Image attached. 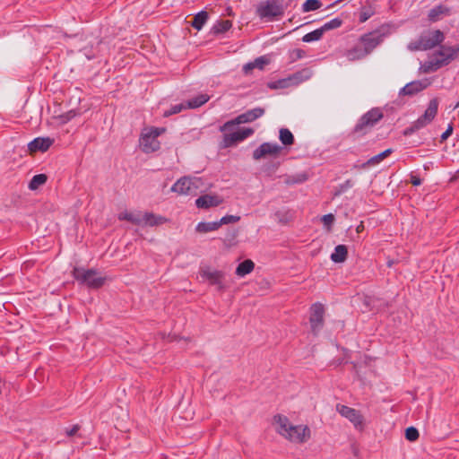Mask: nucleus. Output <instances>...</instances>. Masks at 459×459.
<instances>
[{
  "mask_svg": "<svg viewBox=\"0 0 459 459\" xmlns=\"http://www.w3.org/2000/svg\"><path fill=\"white\" fill-rule=\"evenodd\" d=\"M325 307L321 303H315L310 307L309 323L311 332L316 335L324 325Z\"/></svg>",
  "mask_w": 459,
  "mask_h": 459,
  "instance_id": "6e6552de",
  "label": "nucleus"
},
{
  "mask_svg": "<svg viewBox=\"0 0 459 459\" xmlns=\"http://www.w3.org/2000/svg\"><path fill=\"white\" fill-rule=\"evenodd\" d=\"M453 133V126L450 124L447 129L441 134L440 142L446 141Z\"/></svg>",
  "mask_w": 459,
  "mask_h": 459,
  "instance_id": "8fccbe9b",
  "label": "nucleus"
},
{
  "mask_svg": "<svg viewBox=\"0 0 459 459\" xmlns=\"http://www.w3.org/2000/svg\"><path fill=\"white\" fill-rule=\"evenodd\" d=\"M459 107V102L456 104L455 108H458Z\"/></svg>",
  "mask_w": 459,
  "mask_h": 459,
  "instance_id": "13d9d810",
  "label": "nucleus"
},
{
  "mask_svg": "<svg viewBox=\"0 0 459 459\" xmlns=\"http://www.w3.org/2000/svg\"><path fill=\"white\" fill-rule=\"evenodd\" d=\"M168 221V219L161 216L154 214L153 212H144L143 213V226H159L164 224Z\"/></svg>",
  "mask_w": 459,
  "mask_h": 459,
  "instance_id": "393cba45",
  "label": "nucleus"
},
{
  "mask_svg": "<svg viewBox=\"0 0 459 459\" xmlns=\"http://www.w3.org/2000/svg\"><path fill=\"white\" fill-rule=\"evenodd\" d=\"M165 128L164 127H152L150 128V130L148 131L149 134H151L152 136H154L156 139H158V137L163 134L165 132Z\"/></svg>",
  "mask_w": 459,
  "mask_h": 459,
  "instance_id": "09e8293b",
  "label": "nucleus"
},
{
  "mask_svg": "<svg viewBox=\"0 0 459 459\" xmlns=\"http://www.w3.org/2000/svg\"><path fill=\"white\" fill-rule=\"evenodd\" d=\"M222 203V199L218 195H204L195 200V205L199 209H208L219 206Z\"/></svg>",
  "mask_w": 459,
  "mask_h": 459,
  "instance_id": "f3484780",
  "label": "nucleus"
},
{
  "mask_svg": "<svg viewBox=\"0 0 459 459\" xmlns=\"http://www.w3.org/2000/svg\"><path fill=\"white\" fill-rule=\"evenodd\" d=\"M342 24V19L334 18V19L325 22L320 28L322 29L323 32L325 33L327 30H331L337 29V28L341 27Z\"/></svg>",
  "mask_w": 459,
  "mask_h": 459,
  "instance_id": "ea45409f",
  "label": "nucleus"
},
{
  "mask_svg": "<svg viewBox=\"0 0 459 459\" xmlns=\"http://www.w3.org/2000/svg\"><path fill=\"white\" fill-rule=\"evenodd\" d=\"M347 255V247L344 245H338L335 247L333 253L331 255V259L334 263H342L346 260Z\"/></svg>",
  "mask_w": 459,
  "mask_h": 459,
  "instance_id": "cd10ccee",
  "label": "nucleus"
},
{
  "mask_svg": "<svg viewBox=\"0 0 459 459\" xmlns=\"http://www.w3.org/2000/svg\"><path fill=\"white\" fill-rule=\"evenodd\" d=\"M354 186V182L351 179H347L342 184L339 185L337 187L334 195H340L343 193H345L347 190L351 188Z\"/></svg>",
  "mask_w": 459,
  "mask_h": 459,
  "instance_id": "79ce46f5",
  "label": "nucleus"
},
{
  "mask_svg": "<svg viewBox=\"0 0 459 459\" xmlns=\"http://www.w3.org/2000/svg\"><path fill=\"white\" fill-rule=\"evenodd\" d=\"M119 221H127L134 225L143 226V214L141 212H127L125 211L118 214Z\"/></svg>",
  "mask_w": 459,
  "mask_h": 459,
  "instance_id": "5701e85b",
  "label": "nucleus"
},
{
  "mask_svg": "<svg viewBox=\"0 0 459 459\" xmlns=\"http://www.w3.org/2000/svg\"><path fill=\"white\" fill-rule=\"evenodd\" d=\"M209 100L210 97L207 94H200L186 102V108H197L205 104Z\"/></svg>",
  "mask_w": 459,
  "mask_h": 459,
  "instance_id": "7c9ffc66",
  "label": "nucleus"
},
{
  "mask_svg": "<svg viewBox=\"0 0 459 459\" xmlns=\"http://www.w3.org/2000/svg\"><path fill=\"white\" fill-rule=\"evenodd\" d=\"M208 20V13L205 11H201L196 13L191 22V26L197 30H200Z\"/></svg>",
  "mask_w": 459,
  "mask_h": 459,
  "instance_id": "2f4dec72",
  "label": "nucleus"
},
{
  "mask_svg": "<svg viewBox=\"0 0 459 459\" xmlns=\"http://www.w3.org/2000/svg\"><path fill=\"white\" fill-rule=\"evenodd\" d=\"M411 183L413 186H420V185H421L422 181H421V178L419 176L411 174Z\"/></svg>",
  "mask_w": 459,
  "mask_h": 459,
  "instance_id": "864d4df0",
  "label": "nucleus"
},
{
  "mask_svg": "<svg viewBox=\"0 0 459 459\" xmlns=\"http://www.w3.org/2000/svg\"><path fill=\"white\" fill-rule=\"evenodd\" d=\"M419 436V431L414 427H409L405 429V438L409 441H416Z\"/></svg>",
  "mask_w": 459,
  "mask_h": 459,
  "instance_id": "37998d69",
  "label": "nucleus"
},
{
  "mask_svg": "<svg viewBox=\"0 0 459 459\" xmlns=\"http://www.w3.org/2000/svg\"><path fill=\"white\" fill-rule=\"evenodd\" d=\"M281 147L277 143H264L253 152L254 160H261L266 155L277 156L280 154Z\"/></svg>",
  "mask_w": 459,
  "mask_h": 459,
  "instance_id": "ddd939ff",
  "label": "nucleus"
},
{
  "mask_svg": "<svg viewBox=\"0 0 459 459\" xmlns=\"http://www.w3.org/2000/svg\"><path fill=\"white\" fill-rule=\"evenodd\" d=\"M186 109V102L179 103L172 106L169 110H166L163 114L165 117L172 116L174 114L180 113L182 110Z\"/></svg>",
  "mask_w": 459,
  "mask_h": 459,
  "instance_id": "a19ab883",
  "label": "nucleus"
},
{
  "mask_svg": "<svg viewBox=\"0 0 459 459\" xmlns=\"http://www.w3.org/2000/svg\"><path fill=\"white\" fill-rule=\"evenodd\" d=\"M264 114V109L263 108L258 107V108L249 109V110L238 115L234 119L226 122L222 126H221V131L223 132V131L229 130L231 126H233L235 125L251 123V122L255 121V119L263 117Z\"/></svg>",
  "mask_w": 459,
  "mask_h": 459,
  "instance_id": "423d86ee",
  "label": "nucleus"
},
{
  "mask_svg": "<svg viewBox=\"0 0 459 459\" xmlns=\"http://www.w3.org/2000/svg\"><path fill=\"white\" fill-rule=\"evenodd\" d=\"M375 0H367L365 4L360 7L359 20L360 22H365L376 13L374 6Z\"/></svg>",
  "mask_w": 459,
  "mask_h": 459,
  "instance_id": "b1692460",
  "label": "nucleus"
},
{
  "mask_svg": "<svg viewBox=\"0 0 459 459\" xmlns=\"http://www.w3.org/2000/svg\"><path fill=\"white\" fill-rule=\"evenodd\" d=\"M219 228L218 221L199 222L195 227V230L199 233H207L217 230Z\"/></svg>",
  "mask_w": 459,
  "mask_h": 459,
  "instance_id": "f704fd0d",
  "label": "nucleus"
},
{
  "mask_svg": "<svg viewBox=\"0 0 459 459\" xmlns=\"http://www.w3.org/2000/svg\"><path fill=\"white\" fill-rule=\"evenodd\" d=\"M383 117L379 108H372L364 114L356 124L353 134L357 136L366 134Z\"/></svg>",
  "mask_w": 459,
  "mask_h": 459,
  "instance_id": "39448f33",
  "label": "nucleus"
},
{
  "mask_svg": "<svg viewBox=\"0 0 459 459\" xmlns=\"http://www.w3.org/2000/svg\"><path fill=\"white\" fill-rule=\"evenodd\" d=\"M451 14L449 7L444 4H438L429 10L428 19L430 22H436L441 20L445 16Z\"/></svg>",
  "mask_w": 459,
  "mask_h": 459,
  "instance_id": "aec40b11",
  "label": "nucleus"
},
{
  "mask_svg": "<svg viewBox=\"0 0 459 459\" xmlns=\"http://www.w3.org/2000/svg\"><path fill=\"white\" fill-rule=\"evenodd\" d=\"M334 216L332 213L325 214L322 217L321 221L324 223V225L330 230L333 221H334Z\"/></svg>",
  "mask_w": 459,
  "mask_h": 459,
  "instance_id": "49530a36",
  "label": "nucleus"
},
{
  "mask_svg": "<svg viewBox=\"0 0 459 459\" xmlns=\"http://www.w3.org/2000/svg\"><path fill=\"white\" fill-rule=\"evenodd\" d=\"M336 411L349 420L356 429L362 430L364 429V418L359 411L343 404H337Z\"/></svg>",
  "mask_w": 459,
  "mask_h": 459,
  "instance_id": "0eeeda50",
  "label": "nucleus"
},
{
  "mask_svg": "<svg viewBox=\"0 0 459 459\" xmlns=\"http://www.w3.org/2000/svg\"><path fill=\"white\" fill-rule=\"evenodd\" d=\"M445 40V35L440 30L423 32L418 39L411 41L408 49L411 51L429 50L440 45Z\"/></svg>",
  "mask_w": 459,
  "mask_h": 459,
  "instance_id": "f03ea898",
  "label": "nucleus"
},
{
  "mask_svg": "<svg viewBox=\"0 0 459 459\" xmlns=\"http://www.w3.org/2000/svg\"><path fill=\"white\" fill-rule=\"evenodd\" d=\"M79 429H80V426L78 424H75L70 429L66 430V435L68 437H73L78 432Z\"/></svg>",
  "mask_w": 459,
  "mask_h": 459,
  "instance_id": "3c124183",
  "label": "nucleus"
},
{
  "mask_svg": "<svg viewBox=\"0 0 459 459\" xmlns=\"http://www.w3.org/2000/svg\"><path fill=\"white\" fill-rule=\"evenodd\" d=\"M199 179L183 177L179 178L171 187V191L179 195H195L199 186Z\"/></svg>",
  "mask_w": 459,
  "mask_h": 459,
  "instance_id": "1a4fd4ad",
  "label": "nucleus"
},
{
  "mask_svg": "<svg viewBox=\"0 0 459 459\" xmlns=\"http://www.w3.org/2000/svg\"><path fill=\"white\" fill-rule=\"evenodd\" d=\"M232 26L230 20H221L213 25L212 30L214 34H221L228 31Z\"/></svg>",
  "mask_w": 459,
  "mask_h": 459,
  "instance_id": "c9c22d12",
  "label": "nucleus"
},
{
  "mask_svg": "<svg viewBox=\"0 0 459 459\" xmlns=\"http://www.w3.org/2000/svg\"><path fill=\"white\" fill-rule=\"evenodd\" d=\"M428 83L420 82V81H413L407 83L404 87H403L400 91V96H413L424 89H426Z\"/></svg>",
  "mask_w": 459,
  "mask_h": 459,
  "instance_id": "a211bd4d",
  "label": "nucleus"
},
{
  "mask_svg": "<svg viewBox=\"0 0 459 459\" xmlns=\"http://www.w3.org/2000/svg\"><path fill=\"white\" fill-rule=\"evenodd\" d=\"M279 139L285 146H290L294 143V136L288 128H281L279 131Z\"/></svg>",
  "mask_w": 459,
  "mask_h": 459,
  "instance_id": "473e14b6",
  "label": "nucleus"
},
{
  "mask_svg": "<svg viewBox=\"0 0 459 459\" xmlns=\"http://www.w3.org/2000/svg\"><path fill=\"white\" fill-rule=\"evenodd\" d=\"M442 66L444 65L443 63L439 60V57H437L435 55H433L432 58H430L428 61H425L421 65L420 70L425 74H429L432 72H436Z\"/></svg>",
  "mask_w": 459,
  "mask_h": 459,
  "instance_id": "a878e982",
  "label": "nucleus"
},
{
  "mask_svg": "<svg viewBox=\"0 0 459 459\" xmlns=\"http://www.w3.org/2000/svg\"><path fill=\"white\" fill-rule=\"evenodd\" d=\"M48 180V177L45 174H38L32 177L29 183V188L30 190H36L40 186L44 185Z\"/></svg>",
  "mask_w": 459,
  "mask_h": 459,
  "instance_id": "e433bc0d",
  "label": "nucleus"
},
{
  "mask_svg": "<svg viewBox=\"0 0 459 459\" xmlns=\"http://www.w3.org/2000/svg\"><path fill=\"white\" fill-rule=\"evenodd\" d=\"M77 116V112L74 109L69 110L68 112L60 116V120L63 124H65L72 120L74 117Z\"/></svg>",
  "mask_w": 459,
  "mask_h": 459,
  "instance_id": "a18cd8bd",
  "label": "nucleus"
},
{
  "mask_svg": "<svg viewBox=\"0 0 459 459\" xmlns=\"http://www.w3.org/2000/svg\"><path fill=\"white\" fill-rule=\"evenodd\" d=\"M418 130H419V128H415L414 127V122H413L409 127H407L404 130L403 134L406 135V136L407 135H411V134H412L413 133H415Z\"/></svg>",
  "mask_w": 459,
  "mask_h": 459,
  "instance_id": "603ef678",
  "label": "nucleus"
},
{
  "mask_svg": "<svg viewBox=\"0 0 459 459\" xmlns=\"http://www.w3.org/2000/svg\"><path fill=\"white\" fill-rule=\"evenodd\" d=\"M430 124L426 118H424L422 116H420L416 121H414V127L421 129Z\"/></svg>",
  "mask_w": 459,
  "mask_h": 459,
  "instance_id": "de8ad7c7",
  "label": "nucleus"
},
{
  "mask_svg": "<svg viewBox=\"0 0 459 459\" xmlns=\"http://www.w3.org/2000/svg\"><path fill=\"white\" fill-rule=\"evenodd\" d=\"M285 9L283 0H265L258 4L256 14L262 20L273 21L281 18Z\"/></svg>",
  "mask_w": 459,
  "mask_h": 459,
  "instance_id": "7ed1b4c3",
  "label": "nucleus"
},
{
  "mask_svg": "<svg viewBox=\"0 0 459 459\" xmlns=\"http://www.w3.org/2000/svg\"><path fill=\"white\" fill-rule=\"evenodd\" d=\"M343 56L351 62L361 60L367 56L362 45L359 42L354 47L344 51Z\"/></svg>",
  "mask_w": 459,
  "mask_h": 459,
  "instance_id": "412c9836",
  "label": "nucleus"
},
{
  "mask_svg": "<svg viewBox=\"0 0 459 459\" xmlns=\"http://www.w3.org/2000/svg\"><path fill=\"white\" fill-rule=\"evenodd\" d=\"M140 145L143 152L150 153L158 151L160 143L158 139L147 132L142 134Z\"/></svg>",
  "mask_w": 459,
  "mask_h": 459,
  "instance_id": "dca6fc26",
  "label": "nucleus"
},
{
  "mask_svg": "<svg viewBox=\"0 0 459 459\" xmlns=\"http://www.w3.org/2000/svg\"><path fill=\"white\" fill-rule=\"evenodd\" d=\"M322 2L319 0H307L302 4V12L303 13H308L312 11L318 10L322 6Z\"/></svg>",
  "mask_w": 459,
  "mask_h": 459,
  "instance_id": "4c0bfd02",
  "label": "nucleus"
},
{
  "mask_svg": "<svg viewBox=\"0 0 459 459\" xmlns=\"http://www.w3.org/2000/svg\"><path fill=\"white\" fill-rule=\"evenodd\" d=\"M324 35V32L321 28H318L311 32L307 33L303 36L302 40L304 42H312L319 40Z\"/></svg>",
  "mask_w": 459,
  "mask_h": 459,
  "instance_id": "58836bf2",
  "label": "nucleus"
},
{
  "mask_svg": "<svg viewBox=\"0 0 459 459\" xmlns=\"http://www.w3.org/2000/svg\"><path fill=\"white\" fill-rule=\"evenodd\" d=\"M254 268L255 263L250 259H247L238 265V267L236 268V274L239 277H243L250 273L254 270Z\"/></svg>",
  "mask_w": 459,
  "mask_h": 459,
  "instance_id": "c756f323",
  "label": "nucleus"
},
{
  "mask_svg": "<svg viewBox=\"0 0 459 459\" xmlns=\"http://www.w3.org/2000/svg\"><path fill=\"white\" fill-rule=\"evenodd\" d=\"M73 275L77 281L91 289L102 287L106 281V278L100 276L98 272L93 269L74 268Z\"/></svg>",
  "mask_w": 459,
  "mask_h": 459,
  "instance_id": "20e7f679",
  "label": "nucleus"
},
{
  "mask_svg": "<svg viewBox=\"0 0 459 459\" xmlns=\"http://www.w3.org/2000/svg\"><path fill=\"white\" fill-rule=\"evenodd\" d=\"M283 178L284 183L288 186L302 184L308 179V174L307 172H299L293 175H285Z\"/></svg>",
  "mask_w": 459,
  "mask_h": 459,
  "instance_id": "bb28decb",
  "label": "nucleus"
},
{
  "mask_svg": "<svg viewBox=\"0 0 459 459\" xmlns=\"http://www.w3.org/2000/svg\"><path fill=\"white\" fill-rule=\"evenodd\" d=\"M309 76H310V72L308 70L305 69L301 72L295 73L294 74H292L291 76H290L287 79L280 80L277 82L271 84L270 87L273 89H276L278 87L284 88V87L289 86L290 83L297 84V83L302 82L304 77H305V79H307V78H309Z\"/></svg>",
  "mask_w": 459,
  "mask_h": 459,
  "instance_id": "2eb2a0df",
  "label": "nucleus"
},
{
  "mask_svg": "<svg viewBox=\"0 0 459 459\" xmlns=\"http://www.w3.org/2000/svg\"><path fill=\"white\" fill-rule=\"evenodd\" d=\"M459 54V46L455 47H447V46H440L439 50H437L434 55L437 57H439V60L443 63V65H448L452 60H454L457 55Z\"/></svg>",
  "mask_w": 459,
  "mask_h": 459,
  "instance_id": "4468645a",
  "label": "nucleus"
},
{
  "mask_svg": "<svg viewBox=\"0 0 459 459\" xmlns=\"http://www.w3.org/2000/svg\"><path fill=\"white\" fill-rule=\"evenodd\" d=\"M255 133L253 128L247 127L239 129L234 133L225 134L223 135V146L230 147L235 145L236 143L244 141L249 136L253 135Z\"/></svg>",
  "mask_w": 459,
  "mask_h": 459,
  "instance_id": "9b49d317",
  "label": "nucleus"
},
{
  "mask_svg": "<svg viewBox=\"0 0 459 459\" xmlns=\"http://www.w3.org/2000/svg\"><path fill=\"white\" fill-rule=\"evenodd\" d=\"M271 59L268 56H262L255 58L253 62H249L243 66V71L246 74H249L253 69L257 68L264 70L265 65H269Z\"/></svg>",
  "mask_w": 459,
  "mask_h": 459,
  "instance_id": "4be33fe9",
  "label": "nucleus"
},
{
  "mask_svg": "<svg viewBox=\"0 0 459 459\" xmlns=\"http://www.w3.org/2000/svg\"><path fill=\"white\" fill-rule=\"evenodd\" d=\"M292 54L295 55L296 59H300L304 56L305 51L298 48V49L293 50Z\"/></svg>",
  "mask_w": 459,
  "mask_h": 459,
  "instance_id": "5fc2aeb1",
  "label": "nucleus"
},
{
  "mask_svg": "<svg viewBox=\"0 0 459 459\" xmlns=\"http://www.w3.org/2000/svg\"><path fill=\"white\" fill-rule=\"evenodd\" d=\"M363 229H364V226H363V224H362V222H361V223L357 227V230H357V232H360V231H362V230H363Z\"/></svg>",
  "mask_w": 459,
  "mask_h": 459,
  "instance_id": "6e6d98bb",
  "label": "nucleus"
},
{
  "mask_svg": "<svg viewBox=\"0 0 459 459\" xmlns=\"http://www.w3.org/2000/svg\"><path fill=\"white\" fill-rule=\"evenodd\" d=\"M393 152L392 149H386L385 151L382 152L381 153L375 155L371 157L368 161L363 164V167L366 166H375L378 163H380L383 160H385L386 157H388Z\"/></svg>",
  "mask_w": 459,
  "mask_h": 459,
  "instance_id": "72a5a7b5",
  "label": "nucleus"
},
{
  "mask_svg": "<svg viewBox=\"0 0 459 459\" xmlns=\"http://www.w3.org/2000/svg\"><path fill=\"white\" fill-rule=\"evenodd\" d=\"M240 220L239 216L235 215H226L223 216L219 221L218 224L221 227L223 224L235 223Z\"/></svg>",
  "mask_w": 459,
  "mask_h": 459,
  "instance_id": "c03bdc74",
  "label": "nucleus"
},
{
  "mask_svg": "<svg viewBox=\"0 0 459 459\" xmlns=\"http://www.w3.org/2000/svg\"><path fill=\"white\" fill-rule=\"evenodd\" d=\"M54 143V140L47 137H38L32 140L29 144V150L30 152H46L48 150V148L52 145Z\"/></svg>",
  "mask_w": 459,
  "mask_h": 459,
  "instance_id": "6ab92c4d",
  "label": "nucleus"
},
{
  "mask_svg": "<svg viewBox=\"0 0 459 459\" xmlns=\"http://www.w3.org/2000/svg\"><path fill=\"white\" fill-rule=\"evenodd\" d=\"M437 109L438 101L437 99H433L429 102L428 108L422 117L431 123L437 114Z\"/></svg>",
  "mask_w": 459,
  "mask_h": 459,
  "instance_id": "c85d7f7f",
  "label": "nucleus"
},
{
  "mask_svg": "<svg viewBox=\"0 0 459 459\" xmlns=\"http://www.w3.org/2000/svg\"><path fill=\"white\" fill-rule=\"evenodd\" d=\"M392 265H393V261H388V263H387V266H388V267H391Z\"/></svg>",
  "mask_w": 459,
  "mask_h": 459,
  "instance_id": "4d7b16f0",
  "label": "nucleus"
},
{
  "mask_svg": "<svg viewBox=\"0 0 459 459\" xmlns=\"http://www.w3.org/2000/svg\"><path fill=\"white\" fill-rule=\"evenodd\" d=\"M359 42L368 56L382 42V36L375 32L366 33L359 38Z\"/></svg>",
  "mask_w": 459,
  "mask_h": 459,
  "instance_id": "f8f14e48",
  "label": "nucleus"
},
{
  "mask_svg": "<svg viewBox=\"0 0 459 459\" xmlns=\"http://www.w3.org/2000/svg\"><path fill=\"white\" fill-rule=\"evenodd\" d=\"M200 275L203 279L208 281L211 285L217 287L218 290H223L225 286L223 284L224 273L219 270H212L210 267H203L200 269Z\"/></svg>",
  "mask_w": 459,
  "mask_h": 459,
  "instance_id": "9d476101",
  "label": "nucleus"
},
{
  "mask_svg": "<svg viewBox=\"0 0 459 459\" xmlns=\"http://www.w3.org/2000/svg\"><path fill=\"white\" fill-rule=\"evenodd\" d=\"M273 420L277 424L278 433L291 442L305 443L310 438V429L307 426H294L282 415H276Z\"/></svg>",
  "mask_w": 459,
  "mask_h": 459,
  "instance_id": "f257e3e1",
  "label": "nucleus"
}]
</instances>
